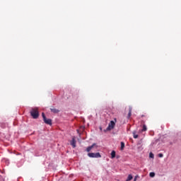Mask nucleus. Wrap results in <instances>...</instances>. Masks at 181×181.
Listing matches in <instances>:
<instances>
[{"label": "nucleus", "instance_id": "10", "mask_svg": "<svg viewBox=\"0 0 181 181\" xmlns=\"http://www.w3.org/2000/svg\"><path fill=\"white\" fill-rule=\"evenodd\" d=\"M120 144H121L120 149L121 151H124V148H125V143H124V141H122Z\"/></svg>", "mask_w": 181, "mask_h": 181}, {"label": "nucleus", "instance_id": "20", "mask_svg": "<svg viewBox=\"0 0 181 181\" xmlns=\"http://www.w3.org/2000/svg\"><path fill=\"white\" fill-rule=\"evenodd\" d=\"M141 117H145V115H141Z\"/></svg>", "mask_w": 181, "mask_h": 181}, {"label": "nucleus", "instance_id": "9", "mask_svg": "<svg viewBox=\"0 0 181 181\" xmlns=\"http://www.w3.org/2000/svg\"><path fill=\"white\" fill-rule=\"evenodd\" d=\"M141 132H145L146 131H148V128L146 127V124H144L142 127Z\"/></svg>", "mask_w": 181, "mask_h": 181}, {"label": "nucleus", "instance_id": "14", "mask_svg": "<svg viewBox=\"0 0 181 181\" xmlns=\"http://www.w3.org/2000/svg\"><path fill=\"white\" fill-rule=\"evenodd\" d=\"M133 137L134 138V139H136V138H138V134H136L135 132H133Z\"/></svg>", "mask_w": 181, "mask_h": 181}, {"label": "nucleus", "instance_id": "11", "mask_svg": "<svg viewBox=\"0 0 181 181\" xmlns=\"http://www.w3.org/2000/svg\"><path fill=\"white\" fill-rule=\"evenodd\" d=\"M133 179H134V177L132 176V175H129L126 181H131Z\"/></svg>", "mask_w": 181, "mask_h": 181}, {"label": "nucleus", "instance_id": "5", "mask_svg": "<svg viewBox=\"0 0 181 181\" xmlns=\"http://www.w3.org/2000/svg\"><path fill=\"white\" fill-rule=\"evenodd\" d=\"M44 122L47 124V125H52V119L45 118L43 119Z\"/></svg>", "mask_w": 181, "mask_h": 181}, {"label": "nucleus", "instance_id": "12", "mask_svg": "<svg viewBox=\"0 0 181 181\" xmlns=\"http://www.w3.org/2000/svg\"><path fill=\"white\" fill-rule=\"evenodd\" d=\"M114 158H115V151L111 152V158L114 159Z\"/></svg>", "mask_w": 181, "mask_h": 181}, {"label": "nucleus", "instance_id": "17", "mask_svg": "<svg viewBox=\"0 0 181 181\" xmlns=\"http://www.w3.org/2000/svg\"><path fill=\"white\" fill-rule=\"evenodd\" d=\"M158 158H163V153H159L158 154Z\"/></svg>", "mask_w": 181, "mask_h": 181}, {"label": "nucleus", "instance_id": "3", "mask_svg": "<svg viewBox=\"0 0 181 181\" xmlns=\"http://www.w3.org/2000/svg\"><path fill=\"white\" fill-rule=\"evenodd\" d=\"M114 127H115V122L112 120L109 123L108 127L106 129V131H111V129H114Z\"/></svg>", "mask_w": 181, "mask_h": 181}, {"label": "nucleus", "instance_id": "1", "mask_svg": "<svg viewBox=\"0 0 181 181\" xmlns=\"http://www.w3.org/2000/svg\"><path fill=\"white\" fill-rule=\"evenodd\" d=\"M30 115L34 118V119H37V118H39V111L37 109H32L30 111Z\"/></svg>", "mask_w": 181, "mask_h": 181}, {"label": "nucleus", "instance_id": "15", "mask_svg": "<svg viewBox=\"0 0 181 181\" xmlns=\"http://www.w3.org/2000/svg\"><path fill=\"white\" fill-rule=\"evenodd\" d=\"M42 118H43V120L44 119H46V115H45V113H42Z\"/></svg>", "mask_w": 181, "mask_h": 181}, {"label": "nucleus", "instance_id": "16", "mask_svg": "<svg viewBox=\"0 0 181 181\" xmlns=\"http://www.w3.org/2000/svg\"><path fill=\"white\" fill-rule=\"evenodd\" d=\"M149 157L151 158H153V153H150Z\"/></svg>", "mask_w": 181, "mask_h": 181}, {"label": "nucleus", "instance_id": "7", "mask_svg": "<svg viewBox=\"0 0 181 181\" xmlns=\"http://www.w3.org/2000/svg\"><path fill=\"white\" fill-rule=\"evenodd\" d=\"M71 145L73 146V148H76V139L74 137L72 138Z\"/></svg>", "mask_w": 181, "mask_h": 181}, {"label": "nucleus", "instance_id": "4", "mask_svg": "<svg viewBox=\"0 0 181 181\" xmlns=\"http://www.w3.org/2000/svg\"><path fill=\"white\" fill-rule=\"evenodd\" d=\"M97 144L94 143L92 146L87 147L86 148V152H90L91 149L93 148H97Z\"/></svg>", "mask_w": 181, "mask_h": 181}, {"label": "nucleus", "instance_id": "19", "mask_svg": "<svg viewBox=\"0 0 181 181\" xmlns=\"http://www.w3.org/2000/svg\"><path fill=\"white\" fill-rule=\"evenodd\" d=\"M115 122H117V119H115Z\"/></svg>", "mask_w": 181, "mask_h": 181}, {"label": "nucleus", "instance_id": "8", "mask_svg": "<svg viewBox=\"0 0 181 181\" xmlns=\"http://www.w3.org/2000/svg\"><path fill=\"white\" fill-rule=\"evenodd\" d=\"M50 110H51V112H54V114H57V112H59V110L54 107L50 108Z\"/></svg>", "mask_w": 181, "mask_h": 181}, {"label": "nucleus", "instance_id": "2", "mask_svg": "<svg viewBox=\"0 0 181 181\" xmlns=\"http://www.w3.org/2000/svg\"><path fill=\"white\" fill-rule=\"evenodd\" d=\"M88 156L89 158H101V154L100 153H88Z\"/></svg>", "mask_w": 181, "mask_h": 181}, {"label": "nucleus", "instance_id": "6", "mask_svg": "<svg viewBox=\"0 0 181 181\" xmlns=\"http://www.w3.org/2000/svg\"><path fill=\"white\" fill-rule=\"evenodd\" d=\"M131 115H132V107H129V113H128V115H127V118L128 119L131 118Z\"/></svg>", "mask_w": 181, "mask_h": 181}, {"label": "nucleus", "instance_id": "18", "mask_svg": "<svg viewBox=\"0 0 181 181\" xmlns=\"http://www.w3.org/2000/svg\"><path fill=\"white\" fill-rule=\"evenodd\" d=\"M133 181H136V176L134 177Z\"/></svg>", "mask_w": 181, "mask_h": 181}, {"label": "nucleus", "instance_id": "13", "mask_svg": "<svg viewBox=\"0 0 181 181\" xmlns=\"http://www.w3.org/2000/svg\"><path fill=\"white\" fill-rule=\"evenodd\" d=\"M149 176H150V177H155V173H153V172L150 173Z\"/></svg>", "mask_w": 181, "mask_h": 181}]
</instances>
